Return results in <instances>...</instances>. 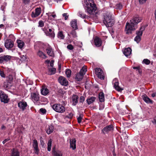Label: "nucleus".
I'll return each mask as SVG.
<instances>
[{"instance_id": "obj_9", "label": "nucleus", "mask_w": 156, "mask_h": 156, "mask_svg": "<svg viewBox=\"0 0 156 156\" xmlns=\"http://www.w3.org/2000/svg\"><path fill=\"white\" fill-rule=\"evenodd\" d=\"M113 84L114 87L117 91L119 92H121L123 90V89L121 88L119 86V83L117 79L115 78L113 80Z\"/></svg>"}, {"instance_id": "obj_10", "label": "nucleus", "mask_w": 156, "mask_h": 156, "mask_svg": "<svg viewBox=\"0 0 156 156\" xmlns=\"http://www.w3.org/2000/svg\"><path fill=\"white\" fill-rule=\"evenodd\" d=\"M43 30L46 36L51 38H54L55 37V34L54 31H52L51 29H49L48 31L44 28Z\"/></svg>"}, {"instance_id": "obj_23", "label": "nucleus", "mask_w": 156, "mask_h": 156, "mask_svg": "<svg viewBox=\"0 0 156 156\" xmlns=\"http://www.w3.org/2000/svg\"><path fill=\"white\" fill-rule=\"evenodd\" d=\"M49 93V90L45 86H42V89L41 90V94L43 95H46Z\"/></svg>"}, {"instance_id": "obj_15", "label": "nucleus", "mask_w": 156, "mask_h": 156, "mask_svg": "<svg viewBox=\"0 0 156 156\" xmlns=\"http://www.w3.org/2000/svg\"><path fill=\"white\" fill-rule=\"evenodd\" d=\"M30 98L33 101H39V97L38 93L36 92L31 93V94Z\"/></svg>"}, {"instance_id": "obj_60", "label": "nucleus", "mask_w": 156, "mask_h": 156, "mask_svg": "<svg viewBox=\"0 0 156 156\" xmlns=\"http://www.w3.org/2000/svg\"><path fill=\"white\" fill-rule=\"evenodd\" d=\"M10 138H7L5 139L4 140H3L2 142V143L3 144H4L6 142L9 141L10 140Z\"/></svg>"}, {"instance_id": "obj_49", "label": "nucleus", "mask_w": 156, "mask_h": 156, "mask_svg": "<svg viewBox=\"0 0 156 156\" xmlns=\"http://www.w3.org/2000/svg\"><path fill=\"white\" fill-rule=\"evenodd\" d=\"M85 100V98L83 96H81L80 98L79 101L80 103H83Z\"/></svg>"}, {"instance_id": "obj_62", "label": "nucleus", "mask_w": 156, "mask_h": 156, "mask_svg": "<svg viewBox=\"0 0 156 156\" xmlns=\"http://www.w3.org/2000/svg\"><path fill=\"white\" fill-rule=\"evenodd\" d=\"M61 63H58V69L59 70V73L60 72V70L61 69Z\"/></svg>"}, {"instance_id": "obj_37", "label": "nucleus", "mask_w": 156, "mask_h": 156, "mask_svg": "<svg viewBox=\"0 0 156 156\" xmlns=\"http://www.w3.org/2000/svg\"><path fill=\"white\" fill-rule=\"evenodd\" d=\"M57 36L58 38L61 39H64L65 37V36L63 34L62 31L59 32L58 33Z\"/></svg>"}, {"instance_id": "obj_57", "label": "nucleus", "mask_w": 156, "mask_h": 156, "mask_svg": "<svg viewBox=\"0 0 156 156\" xmlns=\"http://www.w3.org/2000/svg\"><path fill=\"white\" fill-rule=\"evenodd\" d=\"M67 14L66 13H64L62 14L63 16L65 17V20H67L68 19V16L67 15Z\"/></svg>"}, {"instance_id": "obj_18", "label": "nucleus", "mask_w": 156, "mask_h": 156, "mask_svg": "<svg viewBox=\"0 0 156 156\" xmlns=\"http://www.w3.org/2000/svg\"><path fill=\"white\" fill-rule=\"evenodd\" d=\"M94 43L95 46L97 47L101 45L102 41L101 39L98 37H95L94 39Z\"/></svg>"}, {"instance_id": "obj_58", "label": "nucleus", "mask_w": 156, "mask_h": 156, "mask_svg": "<svg viewBox=\"0 0 156 156\" xmlns=\"http://www.w3.org/2000/svg\"><path fill=\"white\" fill-rule=\"evenodd\" d=\"M23 2L25 4H28L30 1V0H23Z\"/></svg>"}, {"instance_id": "obj_44", "label": "nucleus", "mask_w": 156, "mask_h": 156, "mask_svg": "<svg viewBox=\"0 0 156 156\" xmlns=\"http://www.w3.org/2000/svg\"><path fill=\"white\" fill-rule=\"evenodd\" d=\"M123 7L121 3H119L116 5V8L117 9H121Z\"/></svg>"}, {"instance_id": "obj_55", "label": "nucleus", "mask_w": 156, "mask_h": 156, "mask_svg": "<svg viewBox=\"0 0 156 156\" xmlns=\"http://www.w3.org/2000/svg\"><path fill=\"white\" fill-rule=\"evenodd\" d=\"M40 144L41 145L42 147H43L44 145V141L43 140L42 138L41 137L40 138Z\"/></svg>"}, {"instance_id": "obj_14", "label": "nucleus", "mask_w": 156, "mask_h": 156, "mask_svg": "<svg viewBox=\"0 0 156 156\" xmlns=\"http://www.w3.org/2000/svg\"><path fill=\"white\" fill-rule=\"evenodd\" d=\"M41 13V8L40 7L37 8L35 9V12H32L31 16L32 18H35L38 16Z\"/></svg>"}, {"instance_id": "obj_7", "label": "nucleus", "mask_w": 156, "mask_h": 156, "mask_svg": "<svg viewBox=\"0 0 156 156\" xmlns=\"http://www.w3.org/2000/svg\"><path fill=\"white\" fill-rule=\"evenodd\" d=\"M95 71L98 77L101 80H104L105 76L103 72L101 69L100 68H96L95 69Z\"/></svg>"}, {"instance_id": "obj_52", "label": "nucleus", "mask_w": 156, "mask_h": 156, "mask_svg": "<svg viewBox=\"0 0 156 156\" xmlns=\"http://www.w3.org/2000/svg\"><path fill=\"white\" fill-rule=\"evenodd\" d=\"M67 48L70 50H72L73 49V46L71 44H69L67 46Z\"/></svg>"}, {"instance_id": "obj_34", "label": "nucleus", "mask_w": 156, "mask_h": 156, "mask_svg": "<svg viewBox=\"0 0 156 156\" xmlns=\"http://www.w3.org/2000/svg\"><path fill=\"white\" fill-rule=\"evenodd\" d=\"M17 43L18 47L20 48H22L24 45V42L21 40H18L17 41Z\"/></svg>"}, {"instance_id": "obj_31", "label": "nucleus", "mask_w": 156, "mask_h": 156, "mask_svg": "<svg viewBox=\"0 0 156 156\" xmlns=\"http://www.w3.org/2000/svg\"><path fill=\"white\" fill-rule=\"evenodd\" d=\"M98 97L99 101L101 102H103L105 101V96L104 93L101 92H100L98 94Z\"/></svg>"}, {"instance_id": "obj_33", "label": "nucleus", "mask_w": 156, "mask_h": 156, "mask_svg": "<svg viewBox=\"0 0 156 156\" xmlns=\"http://www.w3.org/2000/svg\"><path fill=\"white\" fill-rule=\"evenodd\" d=\"M37 55L40 57L43 58H47L45 54H44L42 51H39L37 53Z\"/></svg>"}, {"instance_id": "obj_50", "label": "nucleus", "mask_w": 156, "mask_h": 156, "mask_svg": "<svg viewBox=\"0 0 156 156\" xmlns=\"http://www.w3.org/2000/svg\"><path fill=\"white\" fill-rule=\"evenodd\" d=\"M0 75L3 78H5V74L4 71L2 70H0Z\"/></svg>"}, {"instance_id": "obj_1", "label": "nucleus", "mask_w": 156, "mask_h": 156, "mask_svg": "<svg viewBox=\"0 0 156 156\" xmlns=\"http://www.w3.org/2000/svg\"><path fill=\"white\" fill-rule=\"evenodd\" d=\"M142 20V17L138 15H135L130 20V22H127L126 25V33L127 34H131L132 31L135 30L136 26Z\"/></svg>"}, {"instance_id": "obj_40", "label": "nucleus", "mask_w": 156, "mask_h": 156, "mask_svg": "<svg viewBox=\"0 0 156 156\" xmlns=\"http://www.w3.org/2000/svg\"><path fill=\"white\" fill-rule=\"evenodd\" d=\"M13 80V77L12 75H9L6 77V81L12 83Z\"/></svg>"}, {"instance_id": "obj_13", "label": "nucleus", "mask_w": 156, "mask_h": 156, "mask_svg": "<svg viewBox=\"0 0 156 156\" xmlns=\"http://www.w3.org/2000/svg\"><path fill=\"white\" fill-rule=\"evenodd\" d=\"M27 106V102L23 100L20 101L18 103V107L22 111H23L26 109Z\"/></svg>"}, {"instance_id": "obj_17", "label": "nucleus", "mask_w": 156, "mask_h": 156, "mask_svg": "<svg viewBox=\"0 0 156 156\" xmlns=\"http://www.w3.org/2000/svg\"><path fill=\"white\" fill-rule=\"evenodd\" d=\"M58 80L62 85L66 86L68 85V82L64 77L62 76L59 77Z\"/></svg>"}, {"instance_id": "obj_20", "label": "nucleus", "mask_w": 156, "mask_h": 156, "mask_svg": "<svg viewBox=\"0 0 156 156\" xmlns=\"http://www.w3.org/2000/svg\"><path fill=\"white\" fill-rule=\"evenodd\" d=\"M46 51L47 54L51 57L53 58L55 57L54 54L53 50L50 46H48L46 49Z\"/></svg>"}, {"instance_id": "obj_47", "label": "nucleus", "mask_w": 156, "mask_h": 156, "mask_svg": "<svg viewBox=\"0 0 156 156\" xmlns=\"http://www.w3.org/2000/svg\"><path fill=\"white\" fill-rule=\"evenodd\" d=\"M38 24L39 25L38 26V27H42L44 25V22L42 20H40L39 21Z\"/></svg>"}, {"instance_id": "obj_29", "label": "nucleus", "mask_w": 156, "mask_h": 156, "mask_svg": "<svg viewBox=\"0 0 156 156\" xmlns=\"http://www.w3.org/2000/svg\"><path fill=\"white\" fill-rule=\"evenodd\" d=\"M145 30V27L142 26L140 29L139 30L136 31V34L137 36H141L143 34V32Z\"/></svg>"}, {"instance_id": "obj_48", "label": "nucleus", "mask_w": 156, "mask_h": 156, "mask_svg": "<svg viewBox=\"0 0 156 156\" xmlns=\"http://www.w3.org/2000/svg\"><path fill=\"white\" fill-rule=\"evenodd\" d=\"M57 92H58V93L61 94H64L65 92L61 88L58 89Z\"/></svg>"}, {"instance_id": "obj_56", "label": "nucleus", "mask_w": 156, "mask_h": 156, "mask_svg": "<svg viewBox=\"0 0 156 156\" xmlns=\"http://www.w3.org/2000/svg\"><path fill=\"white\" fill-rule=\"evenodd\" d=\"M139 3L141 4L145 3L147 0H138Z\"/></svg>"}, {"instance_id": "obj_2", "label": "nucleus", "mask_w": 156, "mask_h": 156, "mask_svg": "<svg viewBox=\"0 0 156 156\" xmlns=\"http://www.w3.org/2000/svg\"><path fill=\"white\" fill-rule=\"evenodd\" d=\"M103 21L106 27H111L114 24L115 21L112 19L111 14L107 12L103 15Z\"/></svg>"}, {"instance_id": "obj_4", "label": "nucleus", "mask_w": 156, "mask_h": 156, "mask_svg": "<svg viewBox=\"0 0 156 156\" xmlns=\"http://www.w3.org/2000/svg\"><path fill=\"white\" fill-rule=\"evenodd\" d=\"M87 71L86 68L85 67H83L80 69L79 73H77L76 74V76L75 77L76 80L77 81H81Z\"/></svg>"}, {"instance_id": "obj_12", "label": "nucleus", "mask_w": 156, "mask_h": 156, "mask_svg": "<svg viewBox=\"0 0 156 156\" xmlns=\"http://www.w3.org/2000/svg\"><path fill=\"white\" fill-rule=\"evenodd\" d=\"M13 42L10 39L6 40L5 43V47L8 49H11L13 47Z\"/></svg>"}, {"instance_id": "obj_19", "label": "nucleus", "mask_w": 156, "mask_h": 156, "mask_svg": "<svg viewBox=\"0 0 156 156\" xmlns=\"http://www.w3.org/2000/svg\"><path fill=\"white\" fill-rule=\"evenodd\" d=\"M78 99L79 97L78 96L75 94L73 95L71 98V101L72 105L73 106L76 105L78 102Z\"/></svg>"}, {"instance_id": "obj_22", "label": "nucleus", "mask_w": 156, "mask_h": 156, "mask_svg": "<svg viewBox=\"0 0 156 156\" xmlns=\"http://www.w3.org/2000/svg\"><path fill=\"white\" fill-rule=\"evenodd\" d=\"M143 100L147 103L152 104L153 103V101L149 98L146 95L143 96Z\"/></svg>"}, {"instance_id": "obj_25", "label": "nucleus", "mask_w": 156, "mask_h": 156, "mask_svg": "<svg viewBox=\"0 0 156 156\" xmlns=\"http://www.w3.org/2000/svg\"><path fill=\"white\" fill-rule=\"evenodd\" d=\"M71 26L75 30L77 29L78 27L77 24V21L76 20H73L70 22Z\"/></svg>"}, {"instance_id": "obj_35", "label": "nucleus", "mask_w": 156, "mask_h": 156, "mask_svg": "<svg viewBox=\"0 0 156 156\" xmlns=\"http://www.w3.org/2000/svg\"><path fill=\"white\" fill-rule=\"evenodd\" d=\"M11 83L6 81L4 83V86L5 88H10L11 87Z\"/></svg>"}, {"instance_id": "obj_45", "label": "nucleus", "mask_w": 156, "mask_h": 156, "mask_svg": "<svg viewBox=\"0 0 156 156\" xmlns=\"http://www.w3.org/2000/svg\"><path fill=\"white\" fill-rule=\"evenodd\" d=\"M150 61L147 59H144L143 61V63H144L146 65H148L150 64Z\"/></svg>"}, {"instance_id": "obj_51", "label": "nucleus", "mask_w": 156, "mask_h": 156, "mask_svg": "<svg viewBox=\"0 0 156 156\" xmlns=\"http://www.w3.org/2000/svg\"><path fill=\"white\" fill-rule=\"evenodd\" d=\"M40 112L43 114H45L46 112V111L45 108H41L40 109Z\"/></svg>"}, {"instance_id": "obj_21", "label": "nucleus", "mask_w": 156, "mask_h": 156, "mask_svg": "<svg viewBox=\"0 0 156 156\" xmlns=\"http://www.w3.org/2000/svg\"><path fill=\"white\" fill-rule=\"evenodd\" d=\"M54 126L52 125H48L46 127V131L48 134L52 133L53 131Z\"/></svg>"}, {"instance_id": "obj_5", "label": "nucleus", "mask_w": 156, "mask_h": 156, "mask_svg": "<svg viewBox=\"0 0 156 156\" xmlns=\"http://www.w3.org/2000/svg\"><path fill=\"white\" fill-rule=\"evenodd\" d=\"M0 99L2 102L7 103L9 101L8 96L2 91H0Z\"/></svg>"}, {"instance_id": "obj_64", "label": "nucleus", "mask_w": 156, "mask_h": 156, "mask_svg": "<svg viewBox=\"0 0 156 156\" xmlns=\"http://www.w3.org/2000/svg\"><path fill=\"white\" fill-rule=\"evenodd\" d=\"M50 16H52L53 18H55L56 17V15H50L49 16L48 15V16L49 17H50Z\"/></svg>"}, {"instance_id": "obj_6", "label": "nucleus", "mask_w": 156, "mask_h": 156, "mask_svg": "<svg viewBox=\"0 0 156 156\" xmlns=\"http://www.w3.org/2000/svg\"><path fill=\"white\" fill-rule=\"evenodd\" d=\"M97 7L96 5L89 6L87 7L86 9L87 12L90 14H94L97 12H95L97 10Z\"/></svg>"}, {"instance_id": "obj_11", "label": "nucleus", "mask_w": 156, "mask_h": 156, "mask_svg": "<svg viewBox=\"0 0 156 156\" xmlns=\"http://www.w3.org/2000/svg\"><path fill=\"white\" fill-rule=\"evenodd\" d=\"M33 147L34 148V153L38 155L39 153V149L38 148V143L36 140H33Z\"/></svg>"}, {"instance_id": "obj_16", "label": "nucleus", "mask_w": 156, "mask_h": 156, "mask_svg": "<svg viewBox=\"0 0 156 156\" xmlns=\"http://www.w3.org/2000/svg\"><path fill=\"white\" fill-rule=\"evenodd\" d=\"M11 56L8 55H5L0 57V63L3 62H7L9 61L11 59Z\"/></svg>"}, {"instance_id": "obj_27", "label": "nucleus", "mask_w": 156, "mask_h": 156, "mask_svg": "<svg viewBox=\"0 0 156 156\" xmlns=\"http://www.w3.org/2000/svg\"><path fill=\"white\" fill-rule=\"evenodd\" d=\"M132 50L130 48H125L124 51L123 53L124 54L126 57L129 55L131 54Z\"/></svg>"}, {"instance_id": "obj_42", "label": "nucleus", "mask_w": 156, "mask_h": 156, "mask_svg": "<svg viewBox=\"0 0 156 156\" xmlns=\"http://www.w3.org/2000/svg\"><path fill=\"white\" fill-rule=\"evenodd\" d=\"M71 70L69 69H67L65 72V73L67 77H69L71 76Z\"/></svg>"}, {"instance_id": "obj_54", "label": "nucleus", "mask_w": 156, "mask_h": 156, "mask_svg": "<svg viewBox=\"0 0 156 156\" xmlns=\"http://www.w3.org/2000/svg\"><path fill=\"white\" fill-rule=\"evenodd\" d=\"M20 57L22 61H25L27 59V58L26 56H24V55H21Z\"/></svg>"}, {"instance_id": "obj_63", "label": "nucleus", "mask_w": 156, "mask_h": 156, "mask_svg": "<svg viewBox=\"0 0 156 156\" xmlns=\"http://www.w3.org/2000/svg\"><path fill=\"white\" fill-rule=\"evenodd\" d=\"M133 69H136L137 70H139L140 69L139 67H133Z\"/></svg>"}, {"instance_id": "obj_36", "label": "nucleus", "mask_w": 156, "mask_h": 156, "mask_svg": "<svg viewBox=\"0 0 156 156\" xmlns=\"http://www.w3.org/2000/svg\"><path fill=\"white\" fill-rule=\"evenodd\" d=\"M78 15L80 17L82 18H88L89 16H86L85 14H84L82 11H79L78 12Z\"/></svg>"}, {"instance_id": "obj_28", "label": "nucleus", "mask_w": 156, "mask_h": 156, "mask_svg": "<svg viewBox=\"0 0 156 156\" xmlns=\"http://www.w3.org/2000/svg\"><path fill=\"white\" fill-rule=\"evenodd\" d=\"M52 152L53 154V156H62V154L61 151H55V148L54 147L52 149Z\"/></svg>"}, {"instance_id": "obj_41", "label": "nucleus", "mask_w": 156, "mask_h": 156, "mask_svg": "<svg viewBox=\"0 0 156 156\" xmlns=\"http://www.w3.org/2000/svg\"><path fill=\"white\" fill-rule=\"evenodd\" d=\"M83 115L82 114H80L79 116H77V120L78 122L79 123H80L82 121V119L83 118Z\"/></svg>"}, {"instance_id": "obj_24", "label": "nucleus", "mask_w": 156, "mask_h": 156, "mask_svg": "<svg viewBox=\"0 0 156 156\" xmlns=\"http://www.w3.org/2000/svg\"><path fill=\"white\" fill-rule=\"evenodd\" d=\"M70 147L72 148L73 150H74L76 148V140L75 138L70 140Z\"/></svg>"}, {"instance_id": "obj_39", "label": "nucleus", "mask_w": 156, "mask_h": 156, "mask_svg": "<svg viewBox=\"0 0 156 156\" xmlns=\"http://www.w3.org/2000/svg\"><path fill=\"white\" fill-rule=\"evenodd\" d=\"M48 71L50 73V75H53L56 73V69L55 68L52 67L51 69L48 68Z\"/></svg>"}, {"instance_id": "obj_32", "label": "nucleus", "mask_w": 156, "mask_h": 156, "mask_svg": "<svg viewBox=\"0 0 156 156\" xmlns=\"http://www.w3.org/2000/svg\"><path fill=\"white\" fill-rule=\"evenodd\" d=\"M96 98L94 97H92L89 98H88L87 101L88 105H90L95 100Z\"/></svg>"}, {"instance_id": "obj_46", "label": "nucleus", "mask_w": 156, "mask_h": 156, "mask_svg": "<svg viewBox=\"0 0 156 156\" xmlns=\"http://www.w3.org/2000/svg\"><path fill=\"white\" fill-rule=\"evenodd\" d=\"M141 40L140 36L137 35L134 39V40L137 43H138Z\"/></svg>"}, {"instance_id": "obj_59", "label": "nucleus", "mask_w": 156, "mask_h": 156, "mask_svg": "<svg viewBox=\"0 0 156 156\" xmlns=\"http://www.w3.org/2000/svg\"><path fill=\"white\" fill-rule=\"evenodd\" d=\"M152 122L153 124H156V116L154 117L153 120L152 121Z\"/></svg>"}, {"instance_id": "obj_53", "label": "nucleus", "mask_w": 156, "mask_h": 156, "mask_svg": "<svg viewBox=\"0 0 156 156\" xmlns=\"http://www.w3.org/2000/svg\"><path fill=\"white\" fill-rule=\"evenodd\" d=\"M73 115L72 113H70L68 115L66 116V118L71 119L73 117Z\"/></svg>"}, {"instance_id": "obj_30", "label": "nucleus", "mask_w": 156, "mask_h": 156, "mask_svg": "<svg viewBox=\"0 0 156 156\" xmlns=\"http://www.w3.org/2000/svg\"><path fill=\"white\" fill-rule=\"evenodd\" d=\"M84 2L87 6L95 5L93 0H85Z\"/></svg>"}, {"instance_id": "obj_61", "label": "nucleus", "mask_w": 156, "mask_h": 156, "mask_svg": "<svg viewBox=\"0 0 156 156\" xmlns=\"http://www.w3.org/2000/svg\"><path fill=\"white\" fill-rule=\"evenodd\" d=\"M54 61L52 60L51 61V62H50V66L52 67H53L54 66Z\"/></svg>"}, {"instance_id": "obj_8", "label": "nucleus", "mask_w": 156, "mask_h": 156, "mask_svg": "<svg viewBox=\"0 0 156 156\" xmlns=\"http://www.w3.org/2000/svg\"><path fill=\"white\" fill-rule=\"evenodd\" d=\"M113 125H110L104 127L102 130L101 133L104 134L108 133L109 132L113 130Z\"/></svg>"}, {"instance_id": "obj_43", "label": "nucleus", "mask_w": 156, "mask_h": 156, "mask_svg": "<svg viewBox=\"0 0 156 156\" xmlns=\"http://www.w3.org/2000/svg\"><path fill=\"white\" fill-rule=\"evenodd\" d=\"M70 34L72 35L73 38H75L77 37L75 29L72 30L70 32Z\"/></svg>"}, {"instance_id": "obj_3", "label": "nucleus", "mask_w": 156, "mask_h": 156, "mask_svg": "<svg viewBox=\"0 0 156 156\" xmlns=\"http://www.w3.org/2000/svg\"><path fill=\"white\" fill-rule=\"evenodd\" d=\"M53 109L56 112L62 113L65 111V107L62 105L59 104H55L52 106Z\"/></svg>"}, {"instance_id": "obj_38", "label": "nucleus", "mask_w": 156, "mask_h": 156, "mask_svg": "<svg viewBox=\"0 0 156 156\" xmlns=\"http://www.w3.org/2000/svg\"><path fill=\"white\" fill-rule=\"evenodd\" d=\"M52 144V140L51 139L49 140L48 142V151H50L51 150Z\"/></svg>"}, {"instance_id": "obj_26", "label": "nucleus", "mask_w": 156, "mask_h": 156, "mask_svg": "<svg viewBox=\"0 0 156 156\" xmlns=\"http://www.w3.org/2000/svg\"><path fill=\"white\" fill-rule=\"evenodd\" d=\"M10 156H20V152L17 149L13 148L12 150V153Z\"/></svg>"}]
</instances>
